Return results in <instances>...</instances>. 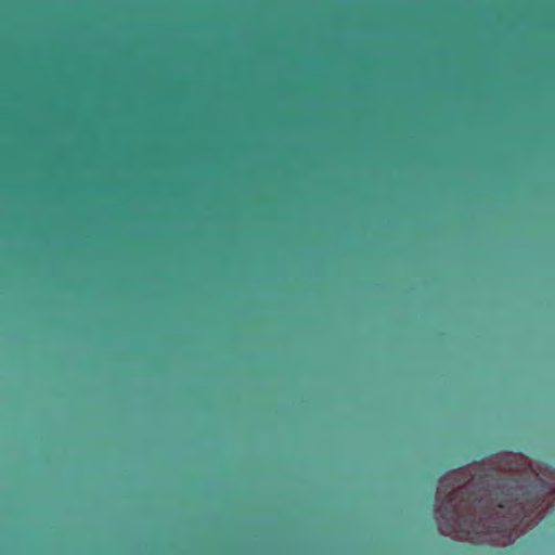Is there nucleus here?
I'll return each mask as SVG.
<instances>
[{
  "instance_id": "f257e3e1",
  "label": "nucleus",
  "mask_w": 555,
  "mask_h": 555,
  "mask_svg": "<svg viewBox=\"0 0 555 555\" xmlns=\"http://www.w3.org/2000/svg\"><path fill=\"white\" fill-rule=\"evenodd\" d=\"M527 483L519 480H511L508 483L504 485L506 489V493L504 494L503 500L498 504V508L500 512L504 509H512L521 503L522 496L528 494L526 488Z\"/></svg>"
},
{
  "instance_id": "f03ea898",
  "label": "nucleus",
  "mask_w": 555,
  "mask_h": 555,
  "mask_svg": "<svg viewBox=\"0 0 555 555\" xmlns=\"http://www.w3.org/2000/svg\"><path fill=\"white\" fill-rule=\"evenodd\" d=\"M466 494H467V489L466 487H461L456 490H453L451 492V498L449 500V506L447 507V514H448V518L450 519H454L455 518V515H456V511H455V506L452 504V502L454 500H460V501H465L466 500Z\"/></svg>"
},
{
  "instance_id": "7ed1b4c3",
  "label": "nucleus",
  "mask_w": 555,
  "mask_h": 555,
  "mask_svg": "<svg viewBox=\"0 0 555 555\" xmlns=\"http://www.w3.org/2000/svg\"><path fill=\"white\" fill-rule=\"evenodd\" d=\"M525 517V513L524 511H517L516 512V517L514 519H511L508 522H505V521H498L495 522V525L493 526V529L498 532H501V531H505V530H508V529H514L516 528L520 521L522 520V518Z\"/></svg>"
}]
</instances>
